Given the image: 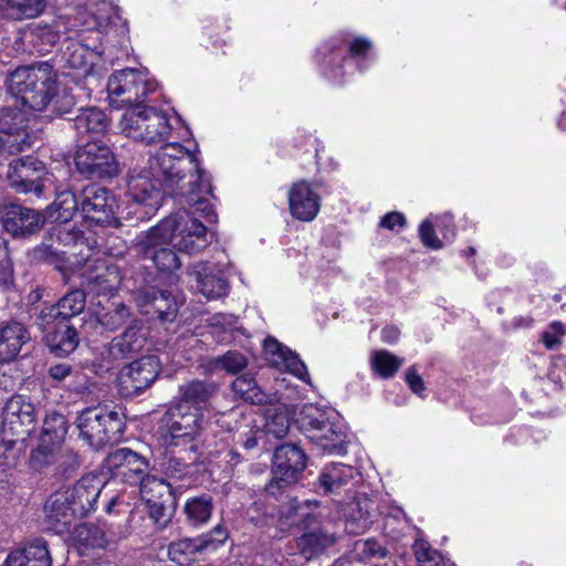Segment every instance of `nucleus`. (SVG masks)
<instances>
[{"mask_svg": "<svg viewBox=\"0 0 566 566\" xmlns=\"http://www.w3.org/2000/svg\"><path fill=\"white\" fill-rule=\"evenodd\" d=\"M46 7V0H7L8 14L13 20L39 17Z\"/></svg>", "mask_w": 566, "mask_h": 566, "instance_id": "obj_47", "label": "nucleus"}, {"mask_svg": "<svg viewBox=\"0 0 566 566\" xmlns=\"http://www.w3.org/2000/svg\"><path fill=\"white\" fill-rule=\"evenodd\" d=\"M70 429V422L65 415L51 411L48 412L42 424L39 439L62 446Z\"/></svg>", "mask_w": 566, "mask_h": 566, "instance_id": "obj_40", "label": "nucleus"}, {"mask_svg": "<svg viewBox=\"0 0 566 566\" xmlns=\"http://www.w3.org/2000/svg\"><path fill=\"white\" fill-rule=\"evenodd\" d=\"M46 217L41 210L17 202L0 203V226L15 240H28L44 228Z\"/></svg>", "mask_w": 566, "mask_h": 566, "instance_id": "obj_14", "label": "nucleus"}, {"mask_svg": "<svg viewBox=\"0 0 566 566\" xmlns=\"http://www.w3.org/2000/svg\"><path fill=\"white\" fill-rule=\"evenodd\" d=\"M25 114L14 106L0 109V165L32 145Z\"/></svg>", "mask_w": 566, "mask_h": 566, "instance_id": "obj_12", "label": "nucleus"}, {"mask_svg": "<svg viewBox=\"0 0 566 566\" xmlns=\"http://www.w3.org/2000/svg\"><path fill=\"white\" fill-rule=\"evenodd\" d=\"M184 514L186 522L192 527H200L206 525L213 511V500L209 494H201L186 500L184 504Z\"/></svg>", "mask_w": 566, "mask_h": 566, "instance_id": "obj_36", "label": "nucleus"}, {"mask_svg": "<svg viewBox=\"0 0 566 566\" xmlns=\"http://www.w3.org/2000/svg\"><path fill=\"white\" fill-rule=\"evenodd\" d=\"M358 475L359 471L352 465L331 463L322 470L318 484L325 493H338Z\"/></svg>", "mask_w": 566, "mask_h": 566, "instance_id": "obj_33", "label": "nucleus"}, {"mask_svg": "<svg viewBox=\"0 0 566 566\" xmlns=\"http://www.w3.org/2000/svg\"><path fill=\"white\" fill-rule=\"evenodd\" d=\"M373 43L365 36L355 38L348 46V52L353 59H366L368 52L371 50Z\"/></svg>", "mask_w": 566, "mask_h": 566, "instance_id": "obj_61", "label": "nucleus"}, {"mask_svg": "<svg viewBox=\"0 0 566 566\" xmlns=\"http://www.w3.org/2000/svg\"><path fill=\"white\" fill-rule=\"evenodd\" d=\"M189 464L186 463L180 458L168 457L161 463V470L164 474L174 480H182L185 476L189 474Z\"/></svg>", "mask_w": 566, "mask_h": 566, "instance_id": "obj_56", "label": "nucleus"}, {"mask_svg": "<svg viewBox=\"0 0 566 566\" xmlns=\"http://www.w3.org/2000/svg\"><path fill=\"white\" fill-rule=\"evenodd\" d=\"M7 179L9 186L17 192L41 197L49 179L44 163L32 156H25L9 164Z\"/></svg>", "mask_w": 566, "mask_h": 566, "instance_id": "obj_17", "label": "nucleus"}, {"mask_svg": "<svg viewBox=\"0 0 566 566\" xmlns=\"http://www.w3.org/2000/svg\"><path fill=\"white\" fill-rule=\"evenodd\" d=\"M419 237L421 242L430 249L439 250L442 248V242L437 238L434 228L429 220L421 222L419 227Z\"/></svg>", "mask_w": 566, "mask_h": 566, "instance_id": "obj_58", "label": "nucleus"}, {"mask_svg": "<svg viewBox=\"0 0 566 566\" xmlns=\"http://www.w3.org/2000/svg\"><path fill=\"white\" fill-rule=\"evenodd\" d=\"M44 340L51 354L66 357L77 348L80 335L70 323L57 322L51 331L46 332Z\"/></svg>", "mask_w": 566, "mask_h": 566, "instance_id": "obj_32", "label": "nucleus"}, {"mask_svg": "<svg viewBox=\"0 0 566 566\" xmlns=\"http://www.w3.org/2000/svg\"><path fill=\"white\" fill-rule=\"evenodd\" d=\"M170 245L169 239L155 226L136 238L135 250L142 259L150 260L158 271L172 273L181 266V261Z\"/></svg>", "mask_w": 566, "mask_h": 566, "instance_id": "obj_16", "label": "nucleus"}, {"mask_svg": "<svg viewBox=\"0 0 566 566\" xmlns=\"http://www.w3.org/2000/svg\"><path fill=\"white\" fill-rule=\"evenodd\" d=\"M206 175L195 153L179 143H171L150 156L146 167L130 170L127 187L138 203L156 207L164 196H169L177 205H197L199 210H205L208 209L206 201L196 199L190 188L203 181Z\"/></svg>", "mask_w": 566, "mask_h": 566, "instance_id": "obj_1", "label": "nucleus"}, {"mask_svg": "<svg viewBox=\"0 0 566 566\" xmlns=\"http://www.w3.org/2000/svg\"><path fill=\"white\" fill-rule=\"evenodd\" d=\"M154 88V84L148 82L140 71L134 69L113 73L107 83L109 103L116 108L143 105L144 98Z\"/></svg>", "mask_w": 566, "mask_h": 566, "instance_id": "obj_13", "label": "nucleus"}, {"mask_svg": "<svg viewBox=\"0 0 566 566\" xmlns=\"http://www.w3.org/2000/svg\"><path fill=\"white\" fill-rule=\"evenodd\" d=\"M52 208L56 213L54 221L59 223H66L74 217L75 212L81 208V197L78 198L73 191L66 190L60 192Z\"/></svg>", "mask_w": 566, "mask_h": 566, "instance_id": "obj_46", "label": "nucleus"}, {"mask_svg": "<svg viewBox=\"0 0 566 566\" xmlns=\"http://www.w3.org/2000/svg\"><path fill=\"white\" fill-rule=\"evenodd\" d=\"M59 447L55 443L39 439L36 446L30 451L29 468L36 473H44L46 470L53 469Z\"/></svg>", "mask_w": 566, "mask_h": 566, "instance_id": "obj_41", "label": "nucleus"}, {"mask_svg": "<svg viewBox=\"0 0 566 566\" xmlns=\"http://www.w3.org/2000/svg\"><path fill=\"white\" fill-rule=\"evenodd\" d=\"M88 48L80 41H71L62 52V60L70 69L80 70L87 65Z\"/></svg>", "mask_w": 566, "mask_h": 566, "instance_id": "obj_52", "label": "nucleus"}, {"mask_svg": "<svg viewBox=\"0 0 566 566\" xmlns=\"http://www.w3.org/2000/svg\"><path fill=\"white\" fill-rule=\"evenodd\" d=\"M263 431L253 426L249 427L245 432H239L237 443H239L245 451H251L256 448L259 439L262 437Z\"/></svg>", "mask_w": 566, "mask_h": 566, "instance_id": "obj_59", "label": "nucleus"}, {"mask_svg": "<svg viewBox=\"0 0 566 566\" xmlns=\"http://www.w3.org/2000/svg\"><path fill=\"white\" fill-rule=\"evenodd\" d=\"M232 391L245 402L263 406L271 403L272 397L262 390L254 377L242 375L237 377L231 384Z\"/></svg>", "mask_w": 566, "mask_h": 566, "instance_id": "obj_37", "label": "nucleus"}, {"mask_svg": "<svg viewBox=\"0 0 566 566\" xmlns=\"http://www.w3.org/2000/svg\"><path fill=\"white\" fill-rule=\"evenodd\" d=\"M307 455L295 443H282L275 448L272 459V479L265 485L268 494L277 497L297 483L306 468Z\"/></svg>", "mask_w": 566, "mask_h": 566, "instance_id": "obj_9", "label": "nucleus"}, {"mask_svg": "<svg viewBox=\"0 0 566 566\" xmlns=\"http://www.w3.org/2000/svg\"><path fill=\"white\" fill-rule=\"evenodd\" d=\"M220 390V384L214 380L191 379L179 385L176 405H182L188 411L192 409V413L202 415L212 408Z\"/></svg>", "mask_w": 566, "mask_h": 566, "instance_id": "obj_23", "label": "nucleus"}, {"mask_svg": "<svg viewBox=\"0 0 566 566\" xmlns=\"http://www.w3.org/2000/svg\"><path fill=\"white\" fill-rule=\"evenodd\" d=\"M296 423L306 438L324 451L338 455L347 452L345 426L334 409L305 405L296 418Z\"/></svg>", "mask_w": 566, "mask_h": 566, "instance_id": "obj_5", "label": "nucleus"}, {"mask_svg": "<svg viewBox=\"0 0 566 566\" xmlns=\"http://www.w3.org/2000/svg\"><path fill=\"white\" fill-rule=\"evenodd\" d=\"M147 342L140 322L134 319L117 336L107 343L102 353L103 360L107 364L106 369H111L113 364L132 359L138 355L145 347Z\"/></svg>", "mask_w": 566, "mask_h": 566, "instance_id": "obj_20", "label": "nucleus"}, {"mask_svg": "<svg viewBox=\"0 0 566 566\" xmlns=\"http://www.w3.org/2000/svg\"><path fill=\"white\" fill-rule=\"evenodd\" d=\"M161 373L157 356H144L128 364L120 373V386L125 395L138 396L149 388Z\"/></svg>", "mask_w": 566, "mask_h": 566, "instance_id": "obj_22", "label": "nucleus"}, {"mask_svg": "<svg viewBox=\"0 0 566 566\" xmlns=\"http://www.w3.org/2000/svg\"><path fill=\"white\" fill-rule=\"evenodd\" d=\"M104 467L114 479L134 485L146 475L149 462L129 448H119L108 453Z\"/></svg>", "mask_w": 566, "mask_h": 566, "instance_id": "obj_21", "label": "nucleus"}, {"mask_svg": "<svg viewBox=\"0 0 566 566\" xmlns=\"http://www.w3.org/2000/svg\"><path fill=\"white\" fill-rule=\"evenodd\" d=\"M81 465V460L73 449L59 447L53 465L54 475L70 478Z\"/></svg>", "mask_w": 566, "mask_h": 566, "instance_id": "obj_48", "label": "nucleus"}, {"mask_svg": "<svg viewBox=\"0 0 566 566\" xmlns=\"http://www.w3.org/2000/svg\"><path fill=\"white\" fill-rule=\"evenodd\" d=\"M82 284L96 295L112 294L117 290L119 284V275L115 266H108L99 263L93 269L86 265L81 274Z\"/></svg>", "mask_w": 566, "mask_h": 566, "instance_id": "obj_30", "label": "nucleus"}, {"mask_svg": "<svg viewBox=\"0 0 566 566\" xmlns=\"http://www.w3.org/2000/svg\"><path fill=\"white\" fill-rule=\"evenodd\" d=\"M337 539L336 533L324 526L305 532L296 538L295 544L298 554L311 560L335 545Z\"/></svg>", "mask_w": 566, "mask_h": 566, "instance_id": "obj_31", "label": "nucleus"}, {"mask_svg": "<svg viewBox=\"0 0 566 566\" xmlns=\"http://www.w3.org/2000/svg\"><path fill=\"white\" fill-rule=\"evenodd\" d=\"M120 126L126 136L147 145L164 142L171 130L165 113L145 105L127 108L123 114Z\"/></svg>", "mask_w": 566, "mask_h": 566, "instance_id": "obj_7", "label": "nucleus"}, {"mask_svg": "<svg viewBox=\"0 0 566 566\" xmlns=\"http://www.w3.org/2000/svg\"><path fill=\"white\" fill-rule=\"evenodd\" d=\"M337 503L348 532L363 533L373 523L374 502L366 495L350 496V501L345 503L337 501Z\"/></svg>", "mask_w": 566, "mask_h": 566, "instance_id": "obj_26", "label": "nucleus"}, {"mask_svg": "<svg viewBox=\"0 0 566 566\" xmlns=\"http://www.w3.org/2000/svg\"><path fill=\"white\" fill-rule=\"evenodd\" d=\"M70 232L62 229L61 226H52L48 229L41 243L28 250L25 256L31 265L48 264L60 271L66 276L67 258L65 252L57 250L52 245L54 240L63 242Z\"/></svg>", "mask_w": 566, "mask_h": 566, "instance_id": "obj_24", "label": "nucleus"}, {"mask_svg": "<svg viewBox=\"0 0 566 566\" xmlns=\"http://www.w3.org/2000/svg\"><path fill=\"white\" fill-rule=\"evenodd\" d=\"M148 507L149 517L159 527H166L170 522L176 509V499L170 501H157L155 503H146Z\"/></svg>", "mask_w": 566, "mask_h": 566, "instance_id": "obj_54", "label": "nucleus"}, {"mask_svg": "<svg viewBox=\"0 0 566 566\" xmlns=\"http://www.w3.org/2000/svg\"><path fill=\"white\" fill-rule=\"evenodd\" d=\"M229 537L227 527L222 524L216 525L208 533L195 538H181L174 541L168 546V556L170 560L186 565L196 559L198 554L208 551H216L224 544Z\"/></svg>", "mask_w": 566, "mask_h": 566, "instance_id": "obj_18", "label": "nucleus"}, {"mask_svg": "<svg viewBox=\"0 0 566 566\" xmlns=\"http://www.w3.org/2000/svg\"><path fill=\"white\" fill-rule=\"evenodd\" d=\"M118 205L111 190L96 185L86 186L81 192V212L83 218L101 227H120L116 216Z\"/></svg>", "mask_w": 566, "mask_h": 566, "instance_id": "obj_15", "label": "nucleus"}, {"mask_svg": "<svg viewBox=\"0 0 566 566\" xmlns=\"http://www.w3.org/2000/svg\"><path fill=\"white\" fill-rule=\"evenodd\" d=\"M30 317L33 325L45 334L51 325H56L57 322H61L55 304L34 307Z\"/></svg>", "mask_w": 566, "mask_h": 566, "instance_id": "obj_53", "label": "nucleus"}, {"mask_svg": "<svg viewBox=\"0 0 566 566\" xmlns=\"http://www.w3.org/2000/svg\"><path fill=\"white\" fill-rule=\"evenodd\" d=\"M405 380H406L409 389L418 396H421L422 392L426 390L424 381L421 378V376L418 374L415 366H410L407 369Z\"/></svg>", "mask_w": 566, "mask_h": 566, "instance_id": "obj_64", "label": "nucleus"}, {"mask_svg": "<svg viewBox=\"0 0 566 566\" xmlns=\"http://www.w3.org/2000/svg\"><path fill=\"white\" fill-rule=\"evenodd\" d=\"M280 364H283L286 367V369L292 375L296 376L298 379H301L303 381L307 380V378H308L307 367L295 352H292L291 349H289V352L283 357V359L280 361Z\"/></svg>", "mask_w": 566, "mask_h": 566, "instance_id": "obj_57", "label": "nucleus"}, {"mask_svg": "<svg viewBox=\"0 0 566 566\" xmlns=\"http://www.w3.org/2000/svg\"><path fill=\"white\" fill-rule=\"evenodd\" d=\"M135 302L140 314L160 323H172L179 311L177 297L168 290L149 286L135 294Z\"/></svg>", "mask_w": 566, "mask_h": 566, "instance_id": "obj_19", "label": "nucleus"}, {"mask_svg": "<svg viewBox=\"0 0 566 566\" xmlns=\"http://www.w3.org/2000/svg\"><path fill=\"white\" fill-rule=\"evenodd\" d=\"M64 29L65 22L61 17L53 19L50 23L41 21L33 24L30 30L33 45L41 53L49 52L59 42Z\"/></svg>", "mask_w": 566, "mask_h": 566, "instance_id": "obj_35", "label": "nucleus"}, {"mask_svg": "<svg viewBox=\"0 0 566 566\" xmlns=\"http://www.w3.org/2000/svg\"><path fill=\"white\" fill-rule=\"evenodd\" d=\"M132 317V308L123 302H114L109 307L96 313L97 324L107 332L119 329Z\"/></svg>", "mask_w": 566, "mask_h": 566, "instance_id": "obj_38", "label": "nucleus"}, {"mask_svg": "<svg viewBox=\"0 0 566 566\" xmlns=\"http://www.w3.org/2000/svg\"><path fill=\"white\" fill-rule=\"evenodd\" d=\"M188 272L196 281V289L207 298H219L227 294L229 287L227 279L207 263L195 264Z\"/></svg>", "mask_w": 566, "mask_h": 566, "instance_id": "obj_28", "label": "nucleus"}, {"mask_svg": "<svg viewBox=\"0 0 566 566\" xmlns=\"http://www.w3.org/2000/svg\"><path fill=\"white\" fill-rule=\"evenodd\" d=\"M318 506V501L303 500L294 497L289 501L282 512L286 518L293 520V523L307 522L313 517V511Z\"/></svg>", "mask_w": 566, "mask_h": 566, "instance_id": "obj_50", "label": "nucleus"}, {"mask_svg": "<svg viewBox=\"0 0 566 566\" xmlns=\"http://www.w3.org/2000/svg\"><path fill=\"white\" fill-rule=\"evenodd\" d=\"M403 358L385 349L374 350L370 356L373 370L384 379L392 378L403 365Z\"/></svg>", "mask_w": 566, "mask_h": 566, "instance_id": "obj_44", "label": "nucleus"}, {"mask_svg": "<svg viewBox=\"0 0 566 566\" xmlns=\"http://www.w3.org/2000/svg\"><path fill=\"white\" fill-rule=\"evenodd\" d=\"M264 350L271 355L275 364H280L283 357L286 355L290 348L279 343L275 338L269 337L264 340Z\"/></svg>", "mask_w": 566, "mask_h": 566, "instance_id": "obj_63", "label": "nucleus"}, {"mask_svg": "<svg viewBox=\"0 0 566 566\" xmlns=\"http://www.w3.org/2000/svg\"><path fill=\"white\" fill-rule=\"evenodd\" d=\"M138 484L140 496L145 503L165 502V500L176 499L171 485L164 479L146 473Z\"/></svg>", "mask_w": 566, "mask_h": 566, "instance_id": "obj_39", "label": "nucleus"}, {"mask_svg": "<svg viewBox=\"0 0 566 566\" xmlns=\"http://www.w3.org/2000/svg\"><path fill=\"white\" fill-rule=\"evenodd\" d=\"M290 428V420L286 412H274L266 419L264 431L266 434L273 436L276 439H282L286 436Z\"/></svg>", "mask_w": 566, "mask_h": 566, "instance_id": "obj_55", "label": "nucleus"}, {"mask_svg": "<svg viewBox=\"0 0 566 566\" xmlns=\"http://www.w3.org/2000/svg\"><path fill=\"white\" fill-rule=\"evenodd\" d=\"M103 488L101 476L87 474L73 486L52 493L43 506L49 527L56 534L67 532L75 521L85 518L95 511Z\"/></svg>", "mask_w": 566, "mask_h": 566, "instance_id": "obj_3", "label": "nucleus"}, {"mask_svg": "<svg viewBox=\"0 0 566 566\" xmlns=\"http://www.w3.org/2000/svg\"><path fill=\"white\" fill-rule=\"evenodd\" d=\"M76 171L88 180L109 181L119 175V163L109 145L91 140L77 147L74 155Z\"/></svg>", "mask_w": 566, "mask_h": 566, "instance_id": "obj_8", "label": "nucleus"}, {"mask_svg": "<svg viewBox=\"0 0 566 566\" xmlns=\"http://www.w3.org/2000/svg\"><path fill=\"white\" fill-rule=\"evenodd\" d=\"M291 214L301 221H312L319 211L321 198L306 180L294 182L289 190Z\"/></svg>", "mask_w": 566, "mask_h": 566, "instance_id": "obj_25", "label": "nucleus"}, {"mask_svg": "<svg viewBox=\"0 0 566 566\" xmlns=\"http://www.w3.org/2000/svg\"><path fill=\"white\" fill-rule=\"evenodd\" d=\"M190 189L196 199L206 201L208 209L199 210L197 205H179L180 210L156 224L174 249L188 254L198 253L208 245L207 227L200 218L210 223L217 221V213L209 200V197L213 198L210 178L206 175L203 181Z\"/></svg>", "mask_w": 566, "mask_h": 566, "instance_id": "obj_2", "label": "nucleus"}, {"mask_svg": "<svg viewBox=\"0 0 566 566\" xmlns=\"http://www.w3.org/2000/svg\"><path fill=\"white\" fill-rule=\"evenodd\" d=\"M412 552L418 566H444V558L441 553L430 546L423 539H416Z\"/></svg>", "mask_w": 566, "mask_h": 566, "instance_id": "obj_51", "label": "nucleus"}, {"mask_svg": "<svg viewBox=\"0 0 566 566\" xmlns=\"http://www.w3.org/2000/svg\"><path fill=\"white\" fill-rule=\"evenodd\" d=\"M4 566H52L48 542L36 537L8 554Z\"/></svg>", "mask_w": 566, "mask_h": 566, "instance_id": "obj_27", "label": "nucleus"}, {"mask_svg": "<svg viewBox=\"0 0 566 566\" xmlns=\"http://www.w3.org/2000/svg\"><path fill=\"white\" fill-rule=\"evenodd\" d=\"M86 305V294L82 289L66 292L56 303L61 322L69 323L73 317L83 313Z\"/></svg>", "mask_w": 566, "mask_h": 566, "instance_id": "obj_43", "label": "nucleus"}, {"mask_svg": "<svg viewBox=\"0 0 566 566\" xmlns=\"http://www.w3.org/2000/svg\"><path fill=\"white\" fill-rule=\"evenodd\" d=\"M249 365V358L237 349H230L210 360V366L229 375H238Z\"/></svg>", "mask_w": 566, "mask_h": 566, "instance_id": "obj_45", "label": "nucleus"}, {"mask_svg": "<svg viewBox=\"0 0 566 566\" xmlns=\"http://www.w3.org/2000/svg\"><path fill=\"white\" fill-rule=\"evenodd\" d=\"M360 553L365 558H385L388 552L378 541L368 538L364 542Z\"/></svg>", "mask_w": 566, "mask_h": 566, "instance_id": "obj_62", "label": "nucleus"}, {"mask_svg": "<svg viewBox=\"0 0 566 566\" xmlns=\"http://www.w3.org/2000/svg\"><path fill=\"white\" fill-rule=\"evenodd\" d=\"M36 415L34 405L22 395L8 399L2 411L1 443L6 451L12 450L18 442L34 429Z\"/></svg>", "mask_w": 566, "mask_h": 566, "instance_id": "obj_10", "label": "nucleus"}, {"mask_svg": "<svg viewBox=\"0 0 566 566\" xmlns=\"http://www.w3.org/2000/svg\"><path fill=\"white\" fill-rule=\"evenodd\" d=\"M203 416L192 413L182 405L169 406L158 422V434L166 447L191 443L202 429Z\"/></svg>", "mask_w": 566, "mask_h": 566, "instance_id": "obj_11", "label": "nucleus"}, {"mask_svg": "<svg viewBox=\"0 0 566 566\" xmlns=\"http://www.w3.org/2000/svg\"><path fill=\"white\" fill-rule=\"evenodd\" d=\"M27 327L17 321L0 326V363H10L15 359L22 347L30 342Z\"/></svg>", "mask_w": 566, "mask_h": 566, "instance_id": "obj_29", "label": "nucleus"}, {"mask_svg": "<svg viewBox=\"0 0 566 566\" xmlns=\"http://www.w3.org/2000/svg\"><path fill=\"white\" fill-rule=\"evenodd\" d=\"M73 542L84 548H103L107 544L105 531L93 523H81L74 527Z\"/></svg>", "mask_w": 566, "mask_h": 566, "instance_id": "obj_42", "label": "nucleus"}, {"mask_svg": "<svg viewBox=\"0 0 566 566\" xmlns=\"http://www.w3.org/2000/svg\"><path fill=\"white\" fill-rule=\"evenodd\" d=\"M74 371V367L69 363L50 364L48 367V377L54 384H59L72 376Z\"/></svg>", "mask_w": 566, "mask_h": 566, "instance_id": "obj_60", "label": "nucleus"}, {"mask_svg": "<svg viewBox=\"0 0 566 566\" xmlns=\"http://www.w3.org/2000/svg\"><path fill=\"white\" fill-rule=\"evenodd\" d=\"M111 126V120L106 113L98 107H88L81 109L73 118V127L78 135H104Z\"/></svg>", "mask_w": 566, "mask_h": 566, "instance_id": "obj_34", "label": "nucleus"}, {"mask_svg": "<svg viewBox=\"0 0 566 566\" xmlns=\"http://www.w3.org/2000/svg\"><path fill=\"white\" fill-rule=\"evenodd\" d=\"M76 104V99L72 90L69 87H60L56 82V86L54 88V93L52 94V99L49 104L51 106V113L54 116H65L72 113Z\"/></svg>", "mask_w": 566, "mask_h": 566, "instance_id": "obj_49", "label": "nucleus"}, {"mask_svg": "<svg viewBox=\"0 0 566 566\" xmlns=\"http://www.w3.org/2000/svg\"><path fill=\"white\" fill-rule=\"evenodd\" d=\"M74 423L80 439L91 449L101 450L122 439L126 429V417L115 407L96 405L77 412Z\"/></svg>", "mask_w": 566, "mask_h": 566, "instance_id": "obj_6", "label": "nucleus"}, {"mask_svg": "<svg viewBox=\"0 0 566 566\" xmlns=\"http://www.w3.org/2000/svg\"><path fill=\"white\" fill-rule=\"evenodd\" d=\"M56 86V73L49 62L20 66L7 78L8 92L31 111L45 109Z\"/></svg>", "mask_w": 566, "mask_h": 566, "instance_id": "obj_4", "label": "nucleus"}]
</instances>
